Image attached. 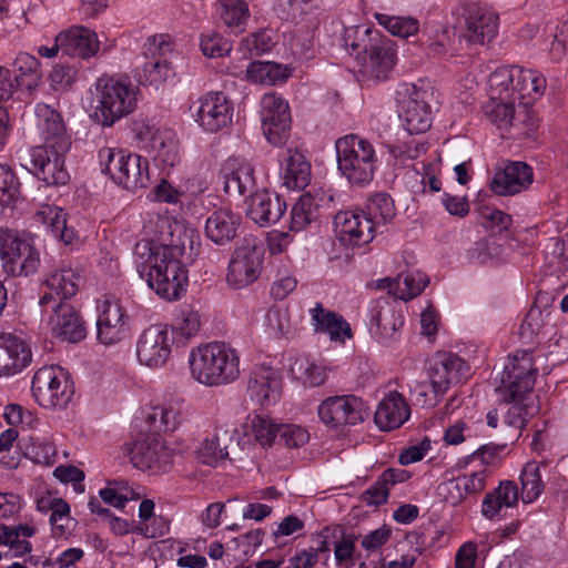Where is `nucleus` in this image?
<instances>
[{
  "label": "nucleus",
  "mask_w": 568,
  "mask_h": 568,
  "mask_svg": "<svg viewBox=\"0 0 568 568\" xmlns=\"http://www.w3.org/2000/svg\"><path fill=\"white\" fill-rule=\"evenodd\" d=\"M47 315V325L52 335L62 342L79 343L87 335L84 323L75 308L67 303L59 302L48 307H41Z\"/></svg>",
  "instance_id": "obj_19"
},
{
  "label": "nucleus",
  "mask_w": 568,
  "mask_h": 568,
  "mask_svg": "<svg viewBox=\"0 0 568 568\" xmlns=\"http://www.w3.org/2000/svg\"><path fill=\"white\" fill-rule=\"evenodd\" d=\"M264 254L265 248L261 241L254 236L244 237L231 255L227 283L237 290L255 282L263 268Z\"/></svg>",
  "instance_id": "obj_11"
},
{
  "label": "nucleus",
  "mask_w": 568,
  "mask_h": 568,
  "mask_svg": "<svg viewBox=\"0 0 568 568\" xmlns=\"http://www.w3.org/2000/svg\"><path fill=\"white\" fill-rule=\"evenodd\" d=\"M519 479L521 484L519 496L523 503H534L545 489V483L541 479L540 464L535 460L526 463Z\"/></svg>",
  "instance_id": "obj_48"
},
{
  "label": "nucleus",
  "mask_w": 568,
  "mask_h": 568,
  "mask_svg": "<svg viewBox=\"0 0 568 568\" xmlns=\"http://www.w3.org/2000/svg\"><path fill=\"white\" fill-rule=\"evenodd\" d=\"M317 414L327 427L341 428L363 423L367 407L361 397L337 395L324 399L318 405Z\"/></svg>",
  "instance_id": "obj_13"
},
{
  "label": "nucleus",
  "mask_w": 568,
  "mask_h": 568,
  "mask_svg": "<svg viewBox=\"0 0 568 568\" xmlns=\"http://www.w3.org/2000/svg\"><path fill=\"white\" fill-rule=\"evenodd\" d=\"M282 378L278 371L260 365L252 371L247 383L250 398L260 405H271L280 399Z\"/></svg>",
  "instance_id": "obj_27"
},
{
  "label": "nucleus",
  "mask_w": 568,
  "mask_h": 568,
  "mask_svg": "<svg viewBox=\"0 0 568 568\" xmlns=\"http://www.w3.org/2000/svg\"><path fill=\"white\" fill-rule=\"evenodd\" d=\"M81 282L82 277L75 270L61 265L47 277L45 291L39 301L40 306L48 307L73 297L79 291Z\"/></svg>",
  "instance_id": "obj_24"
},
{
  "label": "nucleus",
  "mask_w": 568,
  "mask_h": 568,
  "mask_svg": "<svg viewBox=\"0 0 568 568\" xmlns=\"http://www.w3.org/2000/svg\"><path fill=\"white\" fill-rule=\"evenodd\" d=\"M146 149L158 165L173 168L180 160L178 141L170 129H155L151 132Z\"/></svg>",
  "instance_id": "obj_38"
},
{
  "label": "nucleus",
  "mask_w": 568,
  "mask_h": 568,
  "mask_svg": "<svg viewBox=\"0 0 568 568\" xmlns=\"http://www.w3.org/2000/svg\"><path fill=\"white\" fill-rule=\"evenodd\" d=\"M337 168L353 186L369 184L377 169V154L374 145L364 138L348 134L335 143Z\"/></svg>",
  "instance_id": "obj_6"
},
{
  "label": "nucleus",
  "mask_w": 568,
  "mask_h": 568,
  "mask_svg": "<svg viewBox=\"0 0 568 568\" xmlns=\"http://www.w3.org/2000/svg\"><path fill=\"white\" fill-rule=\"evenodd\" d=\"M124 311L116 301H103L97 321L98 339L104 345H112L124 336Z\"/></svg>",
  "instance_id": "obj_32"
},
{
  "label": "nucleus",
  "mask_w": 568,
  "mask_h": 568,
  "mask_svg": "<svg viewBox=\"0 0 568 568\" xmlns=\"http://www.w3.org/2000/svg\"><path fill=\"white\" fill-rule=\"evenodd\" d=\"M396 63V50L392 40L366 54L357 55L358 72L374 83L385 81Z\"/></svg>",
  "instance_id": "obj_25"
},
{
  "label": "nucleus",
  "mask_w": 568,
  "mask_h": 568,
  "mask_svg": "<svg viewBox=\"0 0 568 568\" xmlns=\"http://www.w3.org/2000/svg\"><path fill=\"white\" fill-rule=\"evenodd\" d=\"M518 75V65H504L497 68L488 78V93L491 101H515V84Z\"/></svg>",
  "instance_id": "obj_44"
},
{
  "label": "nucleus",
  "mask_w": 568,
  "mask_h": 568,
  "mask_svg": "<svg viewBox=\"0 0 568 568\" xmlns=\"http://www.w3.org/2000/svg\"><path fill=\"white\" fill-rule=\"evenodd\" d=\"M156 240H142L135 244L136 270L148 286L166 301H175L185 292L187 271L182 263L187 230L170 216L155 215Z\"/></svg>",
  "instance_id": "obj_1"
},
{
  "label": "nucleus",
  "mask_w": 568,
  "mask_h": 568,
  "mask_svg": "<svg viewBox=\"0 0 568 568\" xmlns=\"http://www.w3.org/2000/svg\"><path fill=\"white\" fill-rule=\"evenodd\" d=\"M468 366L458 355L453 353H437L429 363L428 377L436 393L445 394L452 385L466 377Z\"/></svg>",
  "instance_id": "obj_21"
},
{
  "label": "nucleus",
  "mask_w": 568,
  "mask_h": 568,
  "mask_svg": "<svg viewBox=\"0 0 568 568\" xmlns=\"http://www.w3.org/2000/svg\"><path fill=\"white\" fill-rule=\"evenodd\" d=\"M246 215L260 226L276 223L283 215L286 204L267 190H257L245 200Z\"/></svg>",
  "instance_id": "obj_28"
},
{
  "label": "nucleus",
  "mask_w": 568,
  "mask_h": 568,
  "mask_svg": "<svg viewBox=\"0 0 568 568\" xmlns=\"http://www.w3.org/2000/svg\"><path fill=\"white\" fill-rule=\"evenodd\" d=\"M374 18L381 27L398 38H408L416 34L419 30V21L410 16L375 12Z\"/></svg>",
  "instance_id": "obj_47"
},
{
  "label": "nucleus",
  "mask_w": 568,
  "mask_h": 568,
  "mask_svg": "<svg viewBox=\"0 0 568 568\" xmlns=\"http://www.w3.org/2000/svg\"><path fill=\"white\" fill-rule=\"evenodd\" d=\"M236 434H233L225 429L217 433L212 438H206L200 449L199 455L202 463L207 465H215L220 460H224L231 453H235Z\"/></svg>",
  "instance_id": "obj_41"
},
{
  "label": "nucleus",
  "mask_w": 568,
  "mask_h": 568,
  "mask_svg": "<svg viewBox=\"0 0 568 568\" xmlns=\"http://www.w3.org/2000/svg\"><path fill=\"white\" fill-rule=\"evenodd\" d=\"M280 176L288 190H303L311 181V164L296 149H286L280 155Z\"/></svg>",
  "instance_id": "obj_31"
},
{
  "label": "nucleus",
  "mask_w": 568,
  "mask_h": 568,
  "mask_svg": "<svg viewBox=\"0 0 568 568\" xmlns=\"http://www.w3.org/2000/svg\"><path fill=\"white\" fill-rule=\"evenodd\" d=\"M21 195L20 182L10 166L0 164V205L14 204Z\"/></svg>",
  "instance_id": "obj_57"
},
{
  "label": "nucleus",
  "mask_w": 568,
  "mask_h": 568,
  "mask_svg": "<svg viewBox=\"0 0 568 568\" xmlns=\"http://www.w3.org/2000/svg\"><path fill=\"white\" fill-rule=\"evenodd\" d=\"M94 88V115L102 125L111 126L135 110L138 87L129 78L101 77Z\"/></svg>",
  "instance_id": "obj_5"
},
{
  "label": "nucleus",
  "mask_w": 568,
  "mask_h": 568,
  "mask_svg": "<svg viewBox=\"0 0 568 568\" xmlns=\"http://www.w3.org/2000/svg\"><path fill=\"white\" fill-rule=\"evenodd\" d=\"M261 122L263 133L271 144L283 143L291 129L288 103L276 93L264 94L261 99Z\"/></svg>",
  "instance_id": "obj_16"
},
{
  "label": "nucleus",
  "mask_w": 568,
  "mask_h": 568,
  "mask_svg": "<svg viewBox=\"0 0 568 568\" xmlns=\"http://www.w3.org/2000/svg\"><path fill=\"white\" fill-rule=\"evenodd\" d=\"M135 468L168 471L173 464L174 452L158 434H149L133 443L129 450Z\"/></svg>",
  "instance_id": "obj_15"
},
{
  "label": "nucleus",
  "mask_w": 568,
  "mask_h": 568,
  "mask_svg": "<svg viewBox=\"0 0 568 568\" xmlns=\"http://www.w3.org/2000/svg\"><path fill=\"white\" fill-rule=\"evenodd\" d=\"M173 343V332L166 325H150L136 338V359L149 368L163 367L171 357Z\"/></svg>",
  "instance_id": "obj_12"
},
{
  "label": "nucleus",
  "mask_w": 568,
  "mask_h": 568,
  "mask_svg": "<svg viewBox=\"0 0 568 568\" xmlns=\"http://www.w3.org/2000/svg\"><path fill=\"white\" fill-rule=\"evenodd\" d=\"M14 81L21 92L31 93L40 83L42 72L39 60L26 52H20L13 62Z\"/></svg>",
  "instance_id": "obj_45"
},
{
  "label": "nucleus",
  "mask_w": 568,
  "mask_h": 568,
  "mask_svg": "<svg viewBox=\"0 0 568 568\" xmlns=\"http://www.w3.org/2000/svg\"><path fill=\"white\" fill-rule=\"evenodd\" d=\"M31 390L44 408H64L74 393L69 373L57 365L40 367L33 375Z\"/></svg>",
  "instance_id": "obj_10"
},
{
  "label": "nucleus",
  "mask_w": 568,
  "mask_h": 568,
  "mask_svg": "<svg viewBox=\"0 0 568 568\" xmlns=\"http://www.w3.org/2000/svg\"><path fill=\"white\" fill-rule=\"evenodd\" d=\"M31 345L21 336L0 333V377L20 374L32 363Z\"/></svg>",
  "instance_id": "obj_22"
},
{
  "label": "nucleus",
  "mask_w": 568,
  "mask_h": 568,
  "mask_svg": "<svg viewBox=\"0 0 568 568\" xmlns=\"http://www.w3.org/2000/svg\"><path fill=\"white\" fill-rule=\"evenodd\" d=\"M200 45L203 54L209 58H222L232 50V43L219 33L202 36Z\"/></svg>",
  "instance_id": "obj_63"
},
{
  "label": "nucleus",
  "mask_w": 568,
  "mask_h": 568,
  "mask_svg": "<svg viewBox=\"0 0 568 568\" xmlns=\"http://www.w3.org/2000/svg\"><path fill=\"white\" fill-rule=\"evenodd\" d=\"M425 92L414 85L405 89V94H399V116L405 130L410 134L426 132L432 125L429 106L424 99Z\"/></svg>",
  "instance_id": "obj_23"
},
{
  "label": "nucleus",
  "mask_w": 568,
  "mask_h": 568,
  "mask_svg": "<svg viewBox=\"0 0 568 568\" xmlns=\"http://www.w3.org/2000/svg\"><path fill=\"white\" fill-rule=\"evenodd\" d=\"M265 332L273 338L285 336L291 329L290 312L283 307H271L264 316Z\"/></svg>",
  "instance_id": "obj_56"
},
{
  "label": "nucleus",
  "mask_w": 568,
  "mask_h": 568,
  "mask_svg": "<svg viewBox=\"0 0 568 568\" xmlns=\"http://www.w3.org/2000/svg\"><path fill=\"white\" fill-rule=\"evenodd\" d=\"M36 534V528L29 525H17L12 530V544L9 549L14 557H22L32 551V544L28 540Z\"/></svg>",
  "instance_id": "obj_60"
},
{
  "label": "nucleus",
  "mask_w": 568,
  "mask_h": 568,
  "mask_svg": "<svg viewBox=\"0 0 568 568\" xmlns=\"http://www.w3.org/2000/svg\"><path fill=\"white\" fill-rule=\"evenodd\" d=\"M179 65L173 61L148 60L142 68V77L150 85L158 87L176 75Z\"/></svg>",
  "instance_id": "obj_52"
},
{
  "label": "nucleus",
  "mask_w": 568,
  "mask_h": 568,
  "mask_svg": "<svg viewBox=\"0 0 568 568\" xmlns=\"http://www.w3.org/2000/svg\"><path fill=\"white\" fill-rule=\"evenodd\" d=\"M170 523L163 516L153 515L151 519L139 521L135 525L134 534L145 538H158L169 532Z\"/></svg>",
  "instance_id": "obj_64"
},
{
  "label": "nucleus",
  "mask_w": 568,
  "mask_h": 568,
  "mask_svg": "<svg viewBox=\"0 0 568 568\" xmlns=\"http://www.w3.org/2000/svg\"><path fill=\"white\" fill-rule=\"evenodd\" d=\"M241 216L230 209L214 210L206 219L205 234L219 245L232 241L236 236Z\"/></svg>",
  "instance_id": "obj_36"
},
{
  "label": "nucleus",
  "mask_w": 568,
  "mask_h": 568,
  "mask_svg": "<svg viewBox=\"0 0 568 568\" xmlns=\"http://www.w3.org/2000/svg\"><path fill=\"white\" fill-rule=\"evenodd\" d=\"M216 11L227 28H241L250 14L244 0H217Z\"/></svg>",
  "instance_id": "obj_51"
},
{
  "label": "nucleus",
  "mask_w": 568,
  "mask_h": 568,
  "mask_svg": "<svg viewBox=\"0 0 568 568\" xmlns=\"http://www.w3.org/2000/svg\"><path fill=\"white\" fill-rule=\"evenodd\" d=\"M293 376L305 386L315 387L326 381V369L308 357H298L291 367Z\"/></svg>",
  "instance_id": "obj_49"
},
{
  "label": "nucleus",
  "mask_w": 568,
  "mask_h": 568,
  "mask_svg": "<svg viewBox=\"0 0 568 568\" xmlns=\"http://www.w3.org/2000/svg\"><path fill=\"white\" fill-rule=\"evenodd\" d=\"M400 305L388 297L372 302L368 311L371 335L382 345L388 346L398 338V331L404 324Z\"/></svg>",
  "instance_id": "obj_14"
},
{
  "label": "nucleus",
  "mask_w": 568,
  "mask_h": 568,
  "mask_svg": "<svg viewBox=\"0 0 568 568\" xmlns=\"http://www.w3.org/2000/svg\"><path fill=\"white\" fill-rule=\"evenodd\" d=\"M488 473L486 469L458 476L448 481L445 489L449 494L450 503L457 505L469 496H476L486 487Z\"/></svg>",
  "instance_id": "obj_42"
},
{
  "label": "nucleus",
  "mask_w": 568,
  "mask_h": 568,
  "mask_svg": "<svg viewBox=\"0 0 568 568\" xmlns=\"http://www.w3.org/2000/svg\"><path fill=\"white\" fill-rule=\"evenodd\" d=\"M173 327L186 338L195 336L201 327L200 314L191 308H183L176 314Z\"/></svg>",
  "instance_id": "obj_62"
},
{
  "label": "nucleus",
  "mask_w": 568,
  "mask_h": 568,
  "mask_svg": "<svg viewBox=\"0 0 568 568\" xmlns=\"http://www.w3.org/2000/svg\"><path fill=\"white\" fill-rule=\"evenodd\" d=\"M318 201L310 193L300 196L291 211V231H303L318 217Z\"/></svg>",
  "instance_id": "obj_46"
},
{
  "label": "nucleus",
  "mask_w": 568,
  "mask_h": 568,
  "mask_svg": "<svg viewBox=\"0 0 568 568\" xmlns=\"http://www.w3.org/2000/svg\"><path fill=\"white\" fill-rule=\"evenodd\" d=\"M40 510L49 509L50 524L53 529L59 530L60 534H64L68 529L67 524L70 520V506L61 498L42 499L38 504Z\"/></svg>",
  "instance_id": "obj_55"
},
{
  "label": "nucleus",
  "mask_w": 568,
  "mask_h": 568,
  "mask_svg": "<svg viewBox=\"0 0 568 568\" xmlns=\"http://www.w3.org/2000/svg\"><path fill=\"white\" fill-rule=\"evenodd\" d=\"M519 499V490L515 481L501 480L499 485L486 494L481 504V515L489 520L504 517V509L513 508Z\"/></svg>",
  "instance_id": "obj_35"
},
{
  "label": "nucleus",
  "mask_w": 568,
  "mask_h": 568,
  "mask_svg": "<svg viewBox=\"0 0 568 568\" xmlns=\"http://www.w3.org/2000/svg\"><path fill=\"white\" fill-rule=\"evenodd\" d=\"M101 171L125 190L145 187L149 179V163L142 156L123 149L102 148L98 153Z\"/></svg>",
  "instance_id": "obj_7"
},
{
  "label": "nucleus",
  "mask_w": 568,
  "mask_h": 568,
  "mask_svg": "<svg viewBox=\"0 0 568 568\" xmlns=\"http://www.w3.org/2000/svg\"><path fill=\"white\" fill-rule=\"evenodd\" d=\"M272 47V38L266 30H260L244 38L240 44V51L244 57H258L267 52Z\"/></svg>",
  "instance_id": "obj_59"
},
{
  "label": "nucleus",
  "mask_w": 568,
  "mask_h": 568,
  "mask_svg": "<svg viewBox=\"0 0 568 568\" xmlns=\"http://www.w3.org/2000/svg\"><path fill=\"white\" fill-rule=\"evenodd\" d=\"M145 54L149 60L173 61V64L182 62L183 58L175 50L174 43L168 34H155L148 39L144 44Z\"/></svg>",
  "instance_id": "obj_50"
},
{
  "label": "nucleus",
  "mask_w": 568,
  "mask_h": 568,
  "mask_svg": "<svg viewBox=\"0 0 568 568\" xmlns=\"http://www.w3.org/2000/svg\"><path fill=\"white\" fill-rule=\"evenodd\" d=\"M36 116L41 143L30 150L28 169L47 185H64L70 179L64 165V156L71 141L62 119L47 104L37 105Z\"/></svg>",
  "instance_id": "obj_2"
},
{
  "label": "nucleus",
  "mask_w": 568,
  "mask_h": 568,
  "mask_svg": "<svg viewBox=\"0 0 568 568\" xmlns=\"http://www.w3.org/2000/svg\"><path fill=\"white\" fill-rule=\"evenodd\" d=\"M334 231L342 245L362 247L375 237V222L363 211H341L334 217Z\"/></svg>",
  "instance_id": "obj_17"
},
{
  "label": "nucleus",
  "mask_w": 568,
  "mask_h": 568,
  "mask_svg": "<svg viewBox=\"0 0 568 568\" xmlns=\"http://www.w3.org/2000/svg\"><path fill=\"white\" fill-rule=\"evenodd\" d=\"M189 365L192 378L205 386L227 385L240 376V355L223 342L193 348L189 355Z\"/></svg>",
  "instance_id": "obj_4"
},
{
  "label": "nucleus",
  "mask_w": 568,
  "mask_h": 568,
  "mask_svg": "<svg viewBox=\"0 0 568 568\" xmlns=\"http://www.w3.org/2000/svg\"><path fill=\"white\" fill-rule=\"evenodd\" d=\"M365 214L375 222V227L381 222L387 223L395 216L394 201L387 193H377L369 197Z\"/></svg>",
  "instance_id": "obj_53"
},
{
  "label": "nucleus",
  "mask_w": 568,
  "mask_h": 568,
  "mask_svg": "<svg viewBox=\"0 0 568 568\" xmlns=\"http://www.w3.org/2000/svg\"><path fill=\"white\" fill-rule=\"evenodd\" d=\"M62 52L70 57L83 59L95 55L99 50L97 33L83 26H72L58 34Z\"/></svg>",
  "instance_id": "obj_33"
},
{
  "label": "nucleus",
  "mask_w": 568,
  "mask_h": 568,
  "mask_svg": "<svg viewBox=\"0 0 568 568\" xmlns=\"http://www.w3.org/2000/svg\"><path fill=\"white\" fill-rule=\"evenodd\" d=\"M532 181L531 166L521 161H514L494 174L490 190L499 196L515 195L527 190Z\"/></svg>",
  "instance_id": "obj_26"
},
{
  "label": "nucleus",
  "mask_w": 568,
  "mask_h": 568,
  "mask_svg": "<svg viewBox=\"0 0 568 568\" xmlns=\"http://www.w3.org/2000/svg\"><path fill=\"white\" fill-rule=\"evenodd\" d=\"M455 29L459 39L469 44H486L498 33V16L488 8L475 3H463L454 11Z\"/></svg>",
  "instance_id": "obj_9"
},
{
  "label": "nucleus",
  "mask_w": 568,
  "mask_h": 568,
  "mask_svg": "<svg viewBox=\"0 0 568 568\" xmlns=\"http://www.w3.org/2000/svg\"><path fill=\"white\" fill-rule=\"evenodd\" d=\"M0 257L3 271L11 276H29L40 265V254L30 239L9 229H0Z\"/></svg>",
  "instance_id": "obj_8"
},
{
  "label": "nucleus",
  "mask_w": 568,
  "mask_h": 568,
  "mask_svg": "<svg viewBox=\"0 0 568 568\" xmlns=\"http://www.w3.org/2000/svg\"><path fill=\"white\" fill-rule=\"evenodd\" d=\"M194 105L195 122L206 132L222 131L232 123L233 104L223 92H209Z\"/></svg>",
  "instance_id": "obj_18"
},
{
  "label": "nucleus",
  "mask_w": 568,
  "mask_h": 568,
  "mask_svg": "<svg viewBox=\"0 0 568 568\" xmlns=\"http://www.w3.org/2000/svg\"><path fill=\"white\" fill-rule=\"evenodd\" d=\"M308 314L314 333L325 334L332 342L339 344H344L347 338L352 337L351 326L344 317L325 308L322 303H315Z\"/></svg>",
  "instance_id": "obj_29"
},
{
  "label": "nucleus",
  "mask_w": 568,
  "mask_h": 568,
  "mask_svg": "<svg viewBox=\"0 0 568 568\" xmlns=\"http://www.w3.org/2000/svg\"><path fill=\"white\" fill-rule=\"evenodd\" d=\"M333 536L334 540V556L338 565L352 559L355 550L356 537L354 535H345L343 529L336 527L333 531L329 530V536Z\"/></svg>",
  "instance_id": "obj_61"
},
{
  "label": "nucleus",
  "mask_w": 568,
  "mask_h": 568,
  "mask_svg": "<svg viewBox=\"0 0 568 568\" xmlns=\"http://www.w3.org/2000/svg\"><path fill=\"white\" fill-rule=\"evenodd\" d=\"M428 276L420 271H407L396 277H385L379 281V287L387 288L396 298L409 301L419 295L427 286Z\"/></svg>",
  "instance_id": "obj_37"
},
{
  "label": "nucleus",
  "mask_w": 568,
  "mask_h": 568,
  "mask_svg": "<svg viewBox=\"0 0 568 568\" xmlns=\"http://www.w3.org/2000/svg\"><path fill=\"white\" fill-rule=\"evenodd\" d=\"M546 79L536 70L518 67L515 84V101H523L528 105L537 101L545 92Z\"/></svg>",
  "instance_id": "obj_43"
},
{
  "label": "nucleus",
  "mask_w": 568,
  "mask_h": 568,
  "mask_svg": "<svg viewBox=\"0 0 568 568\" xmlns=\"http://www.w3.org/2000/svg\"><path fill=\"white\" fill-rule=\"evenodd\" d=\"M329 557V528H325L318 535L313 537L312 545L308 548L297 550L290 558V565L292 568H314L318 561L326 565Z\"/></svg>",
  "instance_id": "obj_40"
},
{
  "label": "nucleus",
  "mask_w": 568,
  "mask_h": 568,
  "mask_svg": "<svg viewBox=\"0 0 568 568\" xmlns=\"http://www.w3.org/2000/svg\"><path fill=\"white\" fill-rule=\"evenodd\" d=\"M537 372L531 352L520 351L509 357L500 384L496 387L503 400L513 404L504 416L506 426L519 430L525 427L527 418L537 412V407L526 403L530 399Z\"/></svg>",
  "instance_id": "obj_3"
},
{
  "label": "nucleus",
  "mask_w": 568,
  "mask_h": 568,
  "mask_svg": "<svg viewBox=\"0 0 568 568\" xmlns=\"http://www.w3.org/2000/svg\"><path fill=\"white\" fill-rule=\"evenodd\" d=\"M389 40L377 29L367 26L351 27L344 33V45L356 60L357 55L366 54Z\"/></svg>",
  "instance_id": "obj_39"
},
{
  "label": "nucleus",
  "mask_w": 568,
  "mask_h": 568,
  "mask_svg": "<svg viewBox=\"0 0 568 568\" xmlns=\"http://www.w3.org/2000/svg\"><path fill=\"white\" fill-rule=\"evenodd\" d=\"M233 434H236L235 445L241 452L248 450L255 444L268 447L278 434V425L268 417L255 415L242 426L241 433L233 428Z\"/></svg>",
  "instance_id": "obj_30"
},
{
  "label": "nucleus",
  "mask_w": 568,
  "mask_h": 568,
  "mask_svg": "<svg viewBox=\"0 0 568 568\" xmlns=\"http://www.w3.org/2000/svg\"><path fill=\"white\" fill-rule=\"evenodd\" d=\"M224 191L231 196L246 200L257 189L254 165L246 159L234 156L222 166Z\"/></svg>",
  "instance_id": "obj_20"
},
{
  "label": "nucleus",
  "mask_w": 568,
  "mask_h": 568,
  "mask_svg": "<svg viewBox=\"0 0 568 568\" xmlns=\"http://www.w3.org/2000/svg\"><path fill=\"white\" fill-rule=\"evenodd\" d=\"M44 214V224L50 230L52 236L64 244H71L75 239V232L67 225V214L58 207L49 209Z\"/></svg>",
  "instance_id": "obj_54"
},
{
  "label": "nucleus",
  "mask_w": 568,
  "mask_h": 568,
  "mask_svg": "<svg viewBox=\"0 0 568 568\" xmlns=\"http://www.w3.org/2000/svg\"><path fill=\"white\" fill-rule=\"evenodd\" d=\"M409 415L410 409L403 395L393 390L379 402L374 419L379 429L390 430L402 426Z\"/></svg>",
  "instance_id": "obj_34"
},
{
  "label": "nucleus",
  "mask_w": 568,
  "mask_h": 568,
  "mask_svg": "<svg viewBox=\"0 0 568 568\" xmlns=\"http://www.w3.org/2000/svg\"><path fill=\"white\" fill-rule=\"evenodd\" d=\"M516 101L497 100L486 106L489 120L500 130H508L514 120V104Z\"/></svg>",
  "instance_id": "obj_58"
}]
</instances>
